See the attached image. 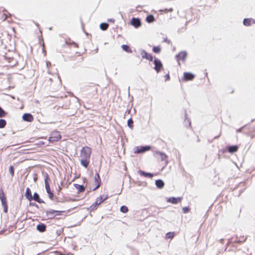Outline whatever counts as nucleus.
I'll use <instances>...</instances> for the list:
<instances>
[{"label":"nucleus","instance_id":"f257e3e1","mask_svg":"<svg viewBox=\"0 0 255 255\" xmlns=\"http://www.w3.org/2000/svg\"><path fill=\"white\" fill-rule=\"evenodd\" d=\"M49 180V178L48 176V175L46 174L45 178H44V183H45V189L48 195L49 198L51 200H53L54 198V194L53 192L51 191L50 187L48 182V180Z\"/></svg>","mask_w":255,"mask_h":255},{"label":"nucleus","instance_id":"f03ea898","mask_svg":"<svg viewBox=\"0 0 255 255\" xmlns=\"http://www.w3.org/2000/svg\"><path fill=\"white\" fill-rule=\"evenodd\" d=\"M92 149L88 146L83 147L81 150V156L82 158L90 159Z\"/></svg>","mask_w":255,"mask_h":255},{"label":"nucleus","instance_id":"7ed1b4c3","mask_svg":"<svg viewBox=\"0 0 255 255\" xmlns=\"http://www.w3.org/2000/svg\"><path fill=\"white\" fill-rule=\"evenodd\" d=\"M0 199L1 201V205L3 208V212L5 213H7L8 206L6 202V198L2 190H1L0 191Z\"/></svg>","mask_w":255,"mask_h":255},{"label":"nucleus","instance_id":"20e7f679","mask_svg":"<svg viewBox=\"0 0 255 255\" xmlns=\"http://www.w3.org/2000/svg\"><path fill=\"white\" fill-rule=\"evenodd\" d=\"M61 135L58 131H53L50 134L49 140L50 142L58 141L61 139Z\"/></svg>","mask_w":255,"mask_h":255},{"label":"nucleus","instance_id":"39448f33","mask_svg":"<svg viewBox=\"0 0 255 255\" xmlns=\"http://www.w3.org/2000/svg\"><path fill=\"white\" fill-rule=\"evenodd\" d=\"M151 149L150 145L138 146L135 147L134 152L135 153H143Z\"/></svg>","mask_w":255,"mask_h":255},{"label":"nucleus","instance_id":"423d86ee","mask_svg":"<svg viewBox=\"0 0 255 255\" xmlns=\"http://www.w3.org/2000/svg\"><path fill=\"white\" fill-rule=\"evenodd\" d=\"M153 63L154 64V69L157 73H158L160 72L161 69L163 67L162 63L161 60L157 58H154Z\"/></svg>","mask_w":255,"mask_h":255},{"label":"nucleus","instance_id":"0eeeda50","mask_svg":"<svg viewBox=\"0 0 255 255\" xmlns=\"http://www.w3.org/2000/svg\"><path fill=\"white\" fill-rule=\"evenodd\" d=\"M187 56V52L186 51H181L178 54L175 56V58L180 65L179 60H181L184 62Z\"/></svg>","mask_w":255,"mask_h":255},{"label":"nucleus","instance_id":"6e6552de","mask_svg":"<svg viewBox=\"0 0 255 255\" xmlns=\"http://www.w3.org/2000/svg\"><path fill=\"white\" fill-rule=\"evenodd\" d=\"M130 24L135 28H137L141 25V21L140 18L132 17L130 21Z\"/></svg>","mask_w":255,"mask_h":255},{"label":"nucleus","instance_id":"1a4fd4ad","mask_svg":"<svg viewBox=\"0 0 255 255\" xmlns=\"http://www.w3.org/2000/svg\"><path fill=\"white\" fill-rule=\"evenodd\" d=\"M140 55L143 59H145L149 61H153V57L151 54L147 53L145 50H141Z\"/></svg>","mask_w":255,"mask_h":255},{"label":"nucleus","instance_id":"9d476101","mask_svg":"<svg viewBox=\"0 0 255 255\" xmlns=\"http://www.w3.org/2000/svg\"><path fill=\"white\" fill-rule=\"evenodd\" d=\"M195 78V75L191 72H184L183 73V80L185 81L192 80Z\"/></svg>","mask_w":255,"mask_h":255},{"label":"nucleus","instance_id":"9b49d317","mask_svg":"<svg viewBox=\"0 0 255 255\" xmlns=\"http://www.w3.org/2000/svg\"><path fill=\"white\" fill-rule=\"evenodd\" d=\"M34 200L38 203H44V201L40 198L39 195L37 192H34L32 196L30 201Z\"/></svg>","mask_w":255,"mask_h":255},{"label":"nucleus","instance_id":"f8f14e48","mask_svg":"<svg viewBox=\"0 0 255 255\" xmlns=\"http://www.w3.org/2000/svg\"><path fill=\"white\" fill-rule=\"evenodd\" d=\"M182 200V198L180 197H171L168 198L167 199V202L169 203H171L172 204H176L180 202H181Z\"/></svg>","mask_w":255,"mask_h":255},{"label":"nucleus","instance_id":"ddd939ff","mask_svg":"<svg viewBox=\"0 0 255 255\" xmlns=\"http://www.w3.org/2000/svg\"><path fill=\"white\" fill-rule=\"evenodd\" d=\"M155 154L160 155L161 161H165L166 164L168 163V156L164 152L157 151L155 152Z\"/></svg>","mask_w":255,"mask_h":255},{"label":"nucleus","instance_id":"4468645a","mask_svg":"<svg viewBox=\"0 0 255 255\" xmlns=\"http://www.w3.org/2000/svg\"><path fill=\"white\" fill-rule=\"evenodd\" d=\"M22 119L24 121L31 122L33 120V117L30 113H25L23 115Z\"/></svg>","mask_w":255,"mask_h":255},{"label":"nucleus","instance_id":"2eb2a0df","mask_svg":"<svg viewBox=\"0 0 255 255\" xmlns=\"http://www.w3.org/2000/svg\"><path fill=\"white\" fill-rule=\"evenodd\" d=\"M243 23L245 26H250L252 23H255V20L252 18H245L244 19Z\"/></svg>","mask_w":255,"mask_h":255},{"label":"nucleus","instance_id":"dca6fc26","mask_svg":"<svg viewBox=\"0 0 255 255\" xmlns=\"http://www.w3.org/2000/svg\"><path fill=\"white\" fill-rule=\"evenodd\" d=\"M238 148L239 147L237 145H230L227 147L228 151L230 153H234L237 152L238 150Z\"/></svg>","mask_w":255,"mask_h":255},{"label":"nucleus","instance_id":"f3484780","mask_svg":"<svg viewBox=\"0 0 255 255\" xmlns=\"http://www.w3.org/2000/svg\"><path fill=\"white\" fill-rule=\"evenodd\" d=\"M137 173L140 175L145 177L151 178L153 176V174L151 173L146 172L144 171L139 170L137 171Z\"/></svg>","mask_w":255,"mask_h":255},{"label":"nucleus","instance_id":"a211bd4d","mask_svg":"<svg viewBox=\"0 0 255 255\" xmlns=\"http://www.w3.org/2000/svg\"><path fill=\"white\" fill-rule=\"evenodd\" d=\"M46 225L44 223H40L36 226V229L40 233H43L46 231Z\"/></svg>","mask_w":255,"mask_h":255},{"label":"nucleus","instance_id":"6ab92c4d","mask_svg":"<svg viewBox=\"0 0 255 255\" xmlns=\"http://www.w3.org/2000/svg\"><path fill=\"white\" fill-rule=\"evenodd\" d=\"M156 187L158 189H162L164 186V182L162 179H157L155 181Z\"/></svg>","mask_w":255,"mask_h":255},{"label":"nucleus","instance_id":"aec40b11","mask_svg":"<svg viewBox=\"0 0 255 255\" xmlns=\"http://www.w3.org/2000/svg\"><path fill=\"white\" fill-rule=\"evenodd\" d=\"M55 210H48L46 211V215L49 219H52L54 218L55 216Z\"/></svg>","mask_w":255,"mask_h":255},{"label":"nucleus","instance_id":"412c9836","mask_svg":"<svg viewBox=\"0 0 255 255\" xmlns=\"http://www.w3.org/2000/svg\"><path fill=\"white\" fill-rule=\"evenodd\" d=\"M94 179L96 184H98V187H100L101 184V180L100 175L98 172H96Z\"/></svg>","mask_w":255,"mask_h":255},{"label":"nucleus","instance_id":"4be33fe9","mask_svg":"<svg viewBox=\"0 0 255 255\" xmlns=\"http://www.w3.org/2000/svg\"><path fill=\"white\" fill-rule=\"evenodd\" d=\"M32 194H31V190L29 188V187H27L26 189V191H25V198L29 201H30V199L32 197Z\"/></svg>","mask_w":255,"mask_h":255},{"label":"nucleus","instance_id":"5701e85b","mask_svg":"<svg viewBox=\"0 0 255 255\" xmlns=\"http://www.w3.org/2000/svg\"><path fill=\"white\" fill-rule=\"evenodd\" d=\"M74 186L77 190H78L79 192H82L85 191V187L83 185L74 184Z\"/></svg>","mask_w":255,"mask_h":255},{"label":"nucleus","instance_id":"b1692460","mask_svg":"<svg viewBox=\"0 0 255 255\" xmlns=\"http://www.w3.org/2000/svg\"><path fill=\"white\" fill-rule=\"evenodd\" d=\"M80 162L82 166L87 168L89 164V159L81 158L80 160Z\"/></svg>","mask_w":255,"mask_h":255},{"label":"nucleus","instance_id":"393cba45","mask_svg":"<svg viewBox=\"0 0 255 255\" xmlns=\"http://www.w3.org/2000/svg\"><path fill=\"white\" fill-rule=\"evenodd\" d=\"M155 21L154 17L152 14L147 15L146 17V21L149 23H152Z\"/></svg>","mask_w":255,"mask_h":255},{"label":"nucleus","instance_id":"a878e982","mask_svg":"<svg viewBox=\"0 0 255 255\" xmlns=\"http://www.w3.org/2000/svg\"><path fill=\"white\" fill-rule=\"evenodd\" d=\"M109 26V24L108 23L103 22V23H101L100 24V28L102 30L105 31V30H106L108 29Z\"/></svg>","mask_w":255,"mask_h":255},{"label":"nucleus","instance_id":"bb28decb","mask_svg":"<svg viewBox=\"0 0 255 255\" xmlns=\"http://www.w3.org/2000/svg\"><path fill=\"white\" fill-rule=\"evenodd\" d=\"M184 126L187 128L190 127L191 125V121L189 119H188L187 118V114L186 113L185 114V119H184Z\"/></svg>","mask_w":255,"mask_h":255},{"label":"nucleus","instance_id":"cd10ccee","mask_svg":"<svg viewBox=\"0 0 255 255\" xmlns=\"http://www.w3.org/2000/svg\"><path fill=\"white\" fill-rule=\"evenodd\" d=\"M122 48L123 50L128 53H131L132 50L130 48L129 46L127 44H123L122 45Z\"/></svg>","mask_w":255,"mask_h":255},{"label":"nucleus","instance_id":"c85d7f7f","mask_svg":"<svg viewBox=\"0 0 255 255\" xmlns=\"http://www.w3.org/2000/svg\"><path fill=\"white\" fill-rule=\"evenodd\" d=\"M127 125L129 128L132 129L133 128V121L131 118L129 119L127 122Z\"/></svg>","mask_w":255,"mask_h":255},{"label":"nucleus","instance_id":"c756f323","mask_svg":"<svg viewBox=\"0 0 255 255\" xmlns=\"http://www.w3.org/2000/svg\"><path fill=\"white\" fill-rule=\"evenodd\" d=\"M6 125V121L4 119H0V128H4Z\"/></svg>","mask_w":255,"mask_h":255},{"label":"nucleus","instance_id":"7c9ffc66","mask_svg":"<svg viewBox=\"0 0 255 255\" xmlns=\"http://www.w3.org/2000/svg\"><path fill=\"white\" fill-rule=\"evenodd\" d=\"M152 51L155 53H159L161 51V48L159 46H153L152 48Z\"/></svg>","mask_w":255,"mask_h":255},{"label":"nucleus","instance_id":"2f4dec72","mask_svg":"<svg viewBox=\"0 0 255 255\" xmlns=\"http://www.w3.org/2000/svg\"><path fill=\"white\" fill-rule=\"evenodd\" d=\"M103 202V201L102 200V196H100L97 198L96 201L94 203H95V205H96L98 206L100 204H101Z\"/></svg>","mask_w":255,"mask_h":255},{"label":"nucleus","instance_id":"473e14b6","mask_svg":"<svg viewBox=\"0 0 255 255\" xmlns=\"http://www.w3.org/2000/svg\"><path fill=\"white\" fill-rule=\"evenodd\" d=\"M128 208L125 205H123L120 208V211L123 213H126L128 212Z\"/></svg>","mask_w":255,"mask_h":255},{"label":"nucleus","instance_id":"72a5a7b5","mask_svg":"<svg viewBox=\"0 0 255 255\" xmlns=\"http://www.w3.org/2000/svg\"><path fill=\"white\" fill-rule=\"evenodd\" d=\"M9 172L11 177H13L14 173V168L12 165H10L9 167Z\"/></svg>","mask_w":255,"mask_h":255},{"label":"nucleus","instance_id":"f704fd0d","mask_svg":"<svg viewBox=\"0 0 255 255\" xmlns=\"http://www.w3.org/2000/svg\"><path fill=\"white\" fill-rule=\"evenodd\" d=\"M6 113L4 111L2 108L0 106V117H4L5 116Z\"/></svg>","mask_w":255,"mask_h":255},{"label":"nucleus","instance_id":"c9c22d12","mask_svg":"<svg viewBox=\"0 0 255 255\" xmlns=\"http://www.w3.org/2000/svg\"><path fill=\"white\" fill-rule=\"evenodd\" d=\"M173 9L172 8H165L164 9H160L159 11L160 12H164L165 13H167L168 12H172L173 11Z\"/></svg>","mask_w":255,"mask_h":255},{"label":"nucleus","instance_id":"e433bc0d","mask_svg":"<svg viewBox=\"0 0 255 255\" xmlns=\"http://www.w3.org/2000/svg\"><path fill=\"white\" fill-rule=\"evenodd\" d=\"M250 134L252 138H253L255 136V126H254L250 131Z\"/></svg>","mask_w":255,"mask_h":255},{"label":"nucleus","instance_id":"4c0bfd02","mask_svg":"<svg viewBox=\"0 0 255 255\" xmlns=\"http://www.w3.org/2000/svg\"><path fill=\"white\" fill-rule=\"evenodd\" d=\"M65 211H58V210H55V216H61L63 212H64Z\"/></svg>","mask_w":255,"mask_h":255},{"label":"nucleus","instance_id":"58836bf2","mask_svg":"<svg viewBox=\"0 0 255 255\" xmlns=\"http://www.w3.org/2000/svg\"><path fill=\"white\" fill-rule=\"evenodd\" d=\"M190 209L188 207H184L182 208V211L185 214L188 213Z\"/></svg>","mask_w":255,"mask_h":255},{"label":"nucleus","instance_id":"ea45409f","mask_svg":"<svg viewBox=\"0 0 255 255\" xmlns=\"http://www.w3.org/2000/svg\"><path fill=\"white\" fill-rule=\"evenodd\" d=\"M97 206L94 203L90 207V210L92 211L97 209Z\"/></svg>","mask_w":255,"mask_h":255},{"label":"nucleus","instance_id":"a19ab883","mask_svg":"<svg viewBox=\"0 0 255 255\" xmlns=\"http://www.w3.org/2000/svg\"><path fill=\"white\" fill-rule=\"evenodd\" d=\"M29 206H34V207H36L37 208H39V206L38 205H37L34 202H32L31 201H29Z\"/></svg>","mask_w":255,"mask_h":255},{"label":"nucleus","instance_id":"79ce46f5","mask_svg":"<svg viewBox=\"0 0 255 255\" xmlns=\"http://www.w3.org/2000/svg\"><path fill=\"white\" fill-rule=\"evenodd\" d=\"M174 234L173 233L168 232L166 234V236L167 238H172L173 237Z\"/></svg>","mask_w":255,"mask_h":255},{"label":"nucleus","instance_id":"37998d69","mask_svg":"<svg viewBox=\"0 0 255 255\" xmlns=\"http://www.w3.org/2000/svg\"><path fill=\"white\" fill-rule=\"evenodd\" d=\"M246 126V125H245L244 126H243V127H241V128H239L237 129L236 130V131H237V132H241L242 131L243 129V128H244Z\"/></svg>","mask_w":255,"mask_h":255},{"label":"nucleus","instance_id":"c03bdc74","mask_svg":"<svg viewBox=\"0 0 255 255\" xmlns=\"http://www.w3.org/2000/svg\"><path fill=\"white\" fill-rule=\"evenodd\" d=\"M246 240V238H244V237H242L238 241H237L239 243H242L243 242H245Z\"/></svg>","mask_w":255,"mask_h":255},{"label":"nucleus","instance_id":"a18cd8bd","mask_svg":"<svg viewBox=\"0 0 255 255\" xmlns=\"http://www.w3.org/2000/svg\"><path fill=\"white\" fill-rule=\"evenodd\" d=\"M170 79V76L169 74H167L165 76V80L167 81Z\"/></svg>","mask_w":255,"mask_h":255},{"label":"nucleus","instance_id":"49530a36","mask_svg":"<svg viewBox=\"0 0 255 255\" xmlns=\"http://www.w3.org/2000/svg\"><path fill=\"white\" fill-rule=\"evenodd\" d=\"M107 21H108V22H112V23H114V22H115V19H114V18H109V19L107 20Z\"/></svg>","mask_w":255,"mask_h":255},{"label":"nucleus","instance_id":"de8ad7c7","mask_svg":"<svg viewBox=\"0 0 255 255\" xmlns=\"http://www.w3.org/2000/svg\"><path fill=\"white\" fill-rule=\"evenodd\" d=\"M238 186H245V183L241 182L239 183Z\"/></svg>","mask_w":255,"mask_h":255},{"label":"nucleus","instance_id":"09e8293b","mask_svg":"<svg viewBox=\"0 0 255 255\" xmlns=\"http://www.w3.org/2000/svg\"><path fill=\"white\" fill-rule=\"evenodd\" d=\"M109 198L108 195H106L105 196V198H103V196H102V200L104 201L105 200H107Z\"/></svg>","mask_w":255,"mask_h":255},{"label":"nucleus","instance_id":"8fccbe9b","mask_svg":"<svg viewBox=\"0 0 255 255\" xmlns=\"http://www.w3.org/2000/svg\"><path fill=\"white\" fill-rule=\"evenodd\" d=\"M164 41L168 43V44L170 43V41L167 39V38H165L164 39Z\"/></svg>","mask_w":255,"mask_h":255},{"label":"nucleus","instance_id":"3c124183","mask_svg":"<svg viewBox=\"0 0 255 255\" xmlns=\"http://www.w3.org/2000/svg\"><path fill=\"white\" fill-rule=\"evenodd\" d=\"M245 187H244V188H242L240 190V193L239 194V196L245 190Z\"/></svg>","mask_w":255,"mask_h":255},{"label":"nucleus","instance_id":"603ef678","mask_svg":"<svg viewBox=\"0 0 255 255\" xmlns=\"http://www.w3.org/2000/svg\"><path fill=\"white\" fill-rule=\"evenodd\" d=\"M46 65H47V67H48L49 65H51V63L49 61H47L46 62Z\"/></svg>","mask_w":255,"mask_h":255},{"label":"nucleus","instance_id":"864d4df0","mask_svg":"<svg viewBox=\"0 0 255 255\" xmlns=\"http://www.w3.org/2000/svg\"><path fill=\"white\" fill-rule=\"evenodd\" d=\"M99 187H98V184H96V186L95 187H94V188L93 189V191H95L96 190V189H97Z\"/></svg>","mask_w":255,"mask_h":255},{"label":"nucleus","instance_id":"5fc2aeb1","mask_svg":"<svg viewBox=\"0 0 255 255\" xmlns=\"http://www.w3.org/2000/svg\"><path fill=\"white\" fill-rule=\"evenodd\" d=\"M221 134V132H220V134L218 135L215 136L214 138L216 139V138H218L220 136Z\"/></svg>","mask_w":255,"mask_h":255},{"label":"nucleus","instance_id":"6e6d98bb","mask_svg":"<svg viewBox=\"0 0 255 255\" xmlns=\"http://www.w3.org/2000/svg\"><path fill=\"white\" fill-rule=\"evenodd\" d=\"M128 95H129V87H128Z\"/></svg>","mask_w":255,"mask_h":255},{"label":"nucleus","instance_id":"4d7b16f0","mask_svg":"<svg viewBox=\"0 0 255 255\" xmlns=\"http://www.w3.org/2000/svg\"><path fill=\"white\" fill-rule=\"evenodd\" d=\"M220 241L221 243H223V241H224V240L223 239H220Z\"/></svg>","mask_w":255,"mask_h":255},{"label":"nucleus","instance_id":"13d9d810","mask_svg":"<svg viewBox=\"0 0 255 255\" xmlns=\"http://www.w3.org/2000/svg\"><path fill=\"white\" fill-rule=\"evenodd\" d=\"M119 13L120 14L121 16H122V17L123 18V15L122 14V12H120Z\"/></svg>","mask_w":255,"mask_h":255},{"label":"nucleus","instance_id":"bf43d9fd","mask_svg":"<svg viewBox=\"0 0 255 255\" xmlns=\"http://www.w3.org/2000/svg\"><path fill=\"white\" fill-rule=\"evenodd\" d=\"M254 121H255V119H252V120H251V122H254Z\"/></svg>","mask_w":255,"mask_h":255},{"label":"nucleus","instance_id":"052dcab7","mask_svg":"<svg viewBox=\"0 0 255 255\" xmlns=\"http://www.w3.org/2000/svg\"><path fill=\"white\" fill-rule=\"evenodd\" d=\"M51 29H52V27H50V28H49V29H50V30H51Z\"/></svg>","mask_w":255,"mask_h":255},{"label":"nucleus","instance_id":"680f3d73","mask_svg":"<svg viewBox=\"0 0 255 255\" xmlns=\"http://www.w3.org/2000/svg\"><path fill=\"white\" fill-rule=\"evenodd\" d=\"M111 255V254H110V255Z\"/></svg>","mask_w":255,"mask_h":255}]
</instances>
